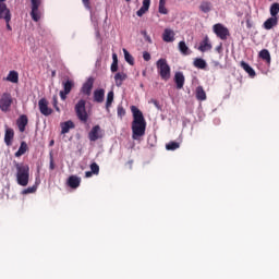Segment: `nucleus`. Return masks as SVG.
Wrapping results in <instances>:
<instances>
[{
    "mask_svg": "<svg viewBox=\"0 0 279 279\" xmlns=\"http://www.w3.org/2000/svg\"><path fill=\"white\" fill-rule=\"evenodd\" d=\"M131 111L133 114L132 122V138L133 141H138L142 136H145V131L147 130V121H145V116H143V111L138 109L136 106L131 107Z\"/></svg>",
    "mask_w": 279,
    "mask_h": 279,
    "instance_id": "nucleus-1",
    "label": "nucleus"
},
{
    "mask_svg": "<svg viewBox=\"0 0 279 279\" xmlns=\"http://www.w3.org/2000/svg\"><path fill=\"white\" fill-rule=\"evenodd\" d=\"M16 169V180L20 186L29 184V166L24 162L13 161Z\"/></svg>",
    "mask_w": 279,
    "mask_h": 279,
    "instance_id": "nucleus-2",
    "label": "nucleus"
},
{
    "mask_svg": "<svg viewBox=\"0 0 279 279\" xmlns=\"http://www.w3.org/2000/svg\"><path fill=\"white\" fill-rule=\"evenodd\" d=\"M45 14V10L43 9V0H31V17L35 23H38L43 15Z\"/></svg>",
    "mask_w": 279,
    "mask_h": 279,
    "instance_id": "nucleus-3",
    "label": "nucleus"
},
{
    "mask_svg": "<svg viewBox=\"0 0 279 279\" xmlns=\"http://www.w3.org/2000/svg\"><path fill=\"white\" fill-rule=\"evenodd\" d=\"M156 64L161 80L169 82V80H171V66L167 63V59H159Z\"/></svg>",
    "mask_w": 279,
    "mask_h": 279,
    "instance_id": "nucleus-4",
    "label": "nucleus"
},
{
    "mask_svg": "<svg viewBox=\"0 0 279 279\" xmlns=\"http://www.w3.org/2000/svg\"><path fill=\"white\" fill-rule=\"evenodd\" d=\"M75 114L82 123H88V112L86 111V101L84 99H80L75 107Z\"/></svg>",
    "mask_w": 279,
    "mask_h": 279,
    "instance_id": "nucleus-5",
    "label": "nucleus"
},
{
    "mask_svg": "<svg viewBox=\"0 0 279 279\" xmlns=\"http://www.w3.org/2000/svg\"><path fill=\"white\" fill-rule=\"evenodd\" d=\"M12 104H14V98L12 94L4 92L0 96V110L1 112H10L12 109Z\"/></svg>",
    "mask_w": 279,
    "mask_h": 279,
    "instance_id": "nucleus-6",
    "label": "nucleus"
},
{
    "mask_svg": "<svg viewBox=\"0 0 279 279\" xmlns=\"http://www.w3.org/2000/svg\"><path fill=\"white\" fill-rule=\"evenodd\" d=\"M214 33L218 38H220V40H228V37L230 36L228 27L219 23L214 25Z\"/></svg>",
    "mask_w": 279,
    "mask_h": 279,
    "instance_id": "nucleus-7",
    "label": "nucleus"
},
{
    "mask_svg": "<svg viewBox=\"0 0 279 279\" xmlns=\"http://www.w3.org/2000/svg\"><path fill=\"white\" fill-rule=\"evenodd\" d=\"M62 86H63V90H61L59 95L62 101H65L66 95H69L71 90H73V87L75 86V82H73V80H66L62 82Z\"/></svg>",
    "mask_w": 279,
    "mask_h": 279,
    "instance_id": "nucleus-8",
    "label": "nucleus"
},
{
    "mask_svg": "<svg viewBox=\"0 0 279 279\" xmlns=\"http://www.w3.org/2000/svg\"><path fill=\"white\" fill-rule=\"evenodd\" d=\"M88 138L92 143L95 141H99V138H104V133L101 132V126L95 125L88 133Z\"/></svg>",
    "mask_w": 279,
    "mask_h": 279,
    "instance_id": "nucleus-9",
    "label": "nucleus"
},
{
    "mask_svg": "<svg viewBox=\"0 0 279 279\" xmlns=\"http://www.w3.org/2000/svg\"><path fill=\"white\" fill-rule=\"evenodd\" d=\"M38 107L44 117H49L53 113V109L49 108V101H47L45 98H41L38 101Z\"/></svg>",
    "mask_w": 279,
    "mask_h": 279,
    "instance_id": "nucleus-10",
    "label": "nucleus"
},
{
    "mask_svg": "<svg viewBox=\"0 0 279 279\" xmlns=\"http://www.w3.org/2000/svg\"><path fill=\"white\" fill-rule=\"evenodd\" d=\"M0 19H3L5 23L12 21V13L10 12V9H8V4L3 2L0 3Z\"/></svg>",
    "mask_w": 279,
    "mask_h": 279,
    "instance_id": "nucleus-11",
    "label": "nucleus"
},
{
    "mask_svg": "<svg viewBox=\"0 0 279 279\" xmlns=\"http://www.w3.org/2000/svg\"><path fill=\"white\" fill-rule=\"evenodd\" d=\"M95 84V80L93 77H89L82 86L81 93L83 95H86L87 97H90V93H93V85Z\"/></svg>",
    "mask_w": 279,
    "mask_h": 279,
    "instance_id": "nucleus-12",
    "label": "nucleus"
},
{
    "mask_svg": "<svg viewBox=\"0 0 279 279\" xmlns=\"http://www.w3.org/2000/svg\"><path fill=\"white\" fill-rule=\"evenodd\" d=\"M163 43H173L175 40V32L171 28H165L162 33Z\"/></svg>",
    "mask_w": 279,
    "mask_h": 279,
    "instance_id": "nucleus-13",
    "label": "nucleus"
},
{
    "mask_svg": "<svg viewBox=\"0 0 279 279\" xmlns=\"http://www.w3.org/2000/svg\"><path fill=\"white\" fill-rule=\"evenodd\" d=\"M184 73L182 72H177L174 74V84L177 85L178 90H182V88H184Z\"/></svg>",
    "mask_w": 279,
    "mask_h": 279,
    "instance_id": "nucleus-14",
    "label": "nucleus"
},
{
    "mask_svg": "<svg viewBox=\"0 0 279 279\" xmlns=\"http://www.w3.org/2000/svg\"><path fill=\"white\" fill-rule=\"evenodd\" d=\"M213 49V44H210V39L208 36H206L199 44L198 50L202 51V53L206 51H210Z\"/></svg>",
    "mask_w": 279,
    "mask_h": 279,
    "instance_id": "nucleus-15",
    "label": "nucleus"
},
{
    "mask_svg": "<svg viewBox=\"0 0 279 279\" xmlns=\"http://www.w3.org/2000/svg\"><path fill=\"white\" fill-rule=\"evenodd\" d=\"M105 98H106V90L104 88L94 90V101L96 104H104Z\"/></svg>",
    "mask_w": 279,
    "mask_h": 279,
    "instance_id": "nucleus-16",
    "label": "nucleus"
},
{
    "mask_svg": "<svg viewBox=\"0 0 279 279\" xmlns=\"http://www.w3.org/2000/svg\"><path fill=\"white\" fill-rule=\"evenodd\" d=\"M126 80H128V74L125 72H118L114 75V82L118 88H121V86H123V82H125Z\"/></svg>",
    "mask_w": 279,
    "mask_h": 279,
    "instance_id": "nucleus-17",
    "label": "nucleus"
},
{
    "mask_svg": "<svg viewBox=\"0 0 279 279\" xmlns=\"http://www.w3.org/2000/svg\"><path fill=\"white\" fill-rule=\"evenodd\" d=\"M27 123H29V119H27L25 114L20 116V118L16 121V125L20 132H25V128H27Z\"/></svg>",
    "mask_w": 279,
    "mask_h": 279,
    "instance_id": "nucleus-18",
    "label": "nucleus"
},
{
    "mask_svg": "<svg viewBox=\"0 0 279 279\" xmlns=\"http://www.w3.org/2000/svg\"><path fill=\"white\" fill-rule=\"evenodd\" d=\"M12 141H14V129H5L4 133V143L8 147L12 145Z\"/></svg>",
    "mask_w": 279,
    "mask_h": 279,
    "instance_id": "nucleus-19",
    "label": "nucleus"
},
{
    "mask_svg": "<svg viewBox=\"0 0 279 279\" xmlns=\"http://www.w3.org/2000/svg\"><path fill=\"white\" fill-rule=\"evenodd\" d=\"M80 184H82V179L80 177H76V175L69 177L68 185L70 186V189H77L80 187Z\"/></svg>",
    "mask_w": 279,
    "mask_h": 279,
    "instance_id": "nucleus-20",
    "label": "nucleus"
},
{
    "mask_svg": "<svg viewBox=\"0 0 279 279\" xmlns=\"http://www.w3.org/2000/svg\"><path fill=\"white\" fill-rule=\"evenodd\" d=\"M241 69L250 75V77H256V71H254L245 61L240 62Z\"/></svg>",
    "mask_w": 279,
    "mask_h": 279,
    "instance_id": "nucleus-21",
    "label": "nucleus"
},
{
    "mask_svg": "<svg viewBox=\"0 0 279 279\" xmlns=\"http://www.w3.org/2000/svg\"><path fill=\"white\" fill-rule=\"evenodd\" d=\"M276 25H278V17H269L264 22V29H272Z\"/></svg>",
    "mask_w": 279,
    "mask_h": 279,
    "instance_id": "nucleus-22",
    "label": "nucleus"
},
{
    "mask_svg": "<svg viewBox=\"0 0 279 279\" xmlns=\"http://www.w3.org/2000/svg\"><path fill=\"white\" fill-rule=\"evenodd\" d=\"M73 128H75L73 121H66L61 123V134H69V131L73 130Z\"/></svg>",
    "mask_w": 279,
    "mask_h": 279,
    "instance_id": "nucleus-23",
    "label": "nucleus"
},
{
    "mask_svg": "<svg viewBox=\"0 0 279 279\" xmlns=\"http://www.w3.org/2000/svg\"><path fill=\"white\" fill-rule=\"evenodd\" d=\"M7 82H11L12 84H19V72L16 71H10L7 76Z\"/></svg>",
    "mask_w": 279,
    "mask_h": 279,
    "instance_id": "nucleus-24",
    "label": "nucleus"
},
{
    "mask_svg": "<svg viewBox=\"0 0 279 279\" xmlns=\"http://www.w3.org/2000/svg\"><path fill=\"white\" fill-rule=\"evenodd\" d=\"M114 101V92L111 90L107 94V100H106V110L107 112H110V108H112V102Z\"/></svg>",
    "mask_w": 279,
    "mask_h": 279,
    "instance_id": "nucleus-25",
    "label": "nucleus"
},
{
    "mask_svg": "<svg viewBox=\"0 0 279 279\" xmlns=\"http://www.w3.org/2000/svg\"><path fill=\"white\" fill-rule=\"evenodd\" d=\"M199 10L204 12V14H208V12L213 10V3H210V1H203L201 2Z\"/></svg>",
    "mask_w": 279,
    "mask_h": 279,
    "instance_id": "nucleus-26",
    "label": "nucleus"
},
{
    "mask_svg": "<svg viewBox=\"0 0 279 279\" xmlns=\"http://www.w3.org/2000/svg\"><path fill=\"white\" fill-rule=\"evenodd\" d=\"M196 99L198 101H206V90H204L203 86L196 87Z\"/></svg>",
    "mask_w": 279,
    "mask_h": 279,
    "instance_id": "nucleus-27",
    "label": "nucleus"
},
{
    "mask_svg": "<svg viewBox=\"0 0 279 279\" xmlns=\"http://www.w3.org/2000/svg\"><path fill=\"white\" fill-rule=\"evenodd\" d=\"M259 58L262 60H265L267 62V64H271V54L269 53V50H267V49L260 50Z\"/></svg>",
    "mask_w": 279,
    "mask_h": 279,
    "instance_id": "nucleus-28",
    "label": "nucleus"
},
{
    "mask_svg": "<svg viewBox=\"0 0 279 279\" xmlns=\"http://www.w3.org/2000/svg\"><path fill=\"white\" fill-rule=\"evenodd\" d=\"M179 50L183 56H191V50L189 49V46H186L185 41L179 43Z\"/></svg>",
    "mask_w": 279,
    "mask_h": 279,
    "instance_id": "nucleus-29",
    "label": "nucleus"
},
{
    "mask_svg": "<svg viewBox=\"0 0 279 279\" xmlns=\"http://www.w3.org/2000/svg\"><path fill=\"white\" fill-rule=\"evenodd\" d=\"M26 151H27V143L22 142L19 150L15 153V157L21 158V156L25 155Z\"/></svg>",
    "mask_w": 279,
    "mask_h": 279,
    "instance_id": "nucleus-30",
    "label": "nucleus"
},
{
    "mask_svg": "<svg viewBox=\"0 0 279 279\" xmlns=\"http://www.w3.org/2000/svg\"><path fill=\"white\" fill-rule=\"evenodd\" d=\"M166 149L168 151H175V149H180V143L178 142H170L166 145Z\"/></svg>",
    "mask_w": 279,
    "mask_h": 279,
    "instance_id": "nucleus-31",
    "label": "nucleus"
},
{
    "mask_svg": "<svg viewBox=\"0 0 279 279\" xmlns=\"http://www.w3.org/2000/svg\"><path fill=\"white\" fill-rule=\"evenodd\" d=\"M278 13H279V3L275 2L270 7V15L272 17L277 19L276 16H278Z\"/></svg>",
    "mask_w": 279,
    "mask_h": 279,
    "instance_id": "nucleus-32",
    "label": "nucleus"
},
{
    "mask_svg": "<svg viewBox=\"0 0 279 279\" xmlns=\"http://www.w3.org/2000/svg\"><path fill=\"white\" fill-rule=\"evenodd\" d=\"M123 53L125 62H128V64H131V66H134V57H132L126 49H123Z\"/></svg>",
    "mask_w": 279,
    "mask_h": 279,
    "instance_id": "nucleus-33",
    "label": "nucleus"
},
{
    "mask_svg": "<svg viewBox=\"0 0 279 279\" xmlns=\"http://www.w3.org/2000/svg\"><path fill=\"white\" fill-rule=\"evenodd\" d=\"M194 66L196 69H205L206 68V61L204 59H201V58L195 59Z\"/></svg>",
    "mask_w": 279,
    "mask_h": 279,
    "instance_id": "nucleus-34",
    "label": "nucleus"
},
{
    "mask_svg": "<svg viewBox=\"0 0 279 279\" xmlns=\"http://www.w3.org/2000/svg\"><path fill=\"white\" fill-rule=\"evenodd\" d=\"M90 171L94 175H99V165H97V162H93L90 165Z\"/></svg>",
    "mask_w": 279,
    "mask_h": 279,
    "instance_id": "nucleus-35",
    "label": "nucleus"
},
{
    "mask_svg": "<svg viewBox=\"0 0 279 279\" xmlns=\"http://www.w3.org/2000/svg\"><path fill=\"white\" fill-rule=\"evenodd\" d=\"M37 186L36 185H33L31 187H27L23 191V195H29V193H36L37 191Z\"/></svg>",
    "mask_w": 279,
    "mask_h": 279,
    "instance_id": "nucleus-36",
    "label": "nucleus"
},
{
    "mask_svg": "<svg viewBox=\"0 0 279 279\" xmlns=\"http://www.w3.org/2000/svg\"><path fill=\"white\" fill-rule=\"evenodd\" d=\"M117 110L119 119H123V117H125V109L123 106L119 105Z\"/></svg>",
    "mask_w": 279,
    "mask_h": 279,
    "instance_id": "nucleus-37",
    "label": "nucleus"
},
{
    "mask_svg": "<svg viewBox=\"0 0 279 279\" xmlns=\"http://www.w3.org/2000/svg\"><path fill=\"white\" fill-rule=\"evenodd\" d=\"M52 106L57 112H60V107H58V96L52 97Z\"/></svg>",
    "mask_w": 279,
    "mask_h": 279,
    "instance_id": "nucleus-38",
    "label": "nucleus"
},
{
    "mask_svg": "<svg viewBox=\"0 0 279 279\" xmlns=\"http://www.w3.org/2000/svg\"><path fill=\"white\" fill-rule=\"evenodd\" d=\"M149 5H151V0H144L142 9L148 11L149 10Z\"/></svg>",
    "mask_w": 279,
    "mask_h": 279,
    "instance_id": "nucleus-39",
    "label": "nucleus"
},
{
    "mask_svg": "<svg viewBox=\"0 0 279 279\" xmlns=\"http://www.w3.org/2000/svg\"><path fill=\"white\" fill-rule=\"evenodd\" d=\"M159 14H169V10H167V7L159 4Z\"/></svg>",
    "mask_w": 279,
    "mask_h": 279,
    "instance_id": "nucleus-40",
    "label": "nucleus"
},
{
    "mask_svg": "<svg viewBox=\"0 0 279 279\" xmlns=\"http://www.w3.org/2000/svg\"><path fill=\"white\" fill-rule=\"evenodd\" d=\"M117 71H119V62H112L111 73H117Z\"/></svg>",
    "mask_w": 279,
    "mask_h": 279,
    "instance_id": "nucleus-41",
    "label": "nucleus"
},
{
    "mask_svg": "<svg viewBox=\"0 0 279 279\" xmlns=\"http://www.w3.org/2000/svg\"><path fill=\"white\" fill-rule=\"evenodd\" d=\"M143 58L145 62H149L151 60V54L147 51L143 52Z\"/></svg>",
    "mask_w": 279,
    "mask_h": 279,
    "instance_id": "nucleus-42",
    "label": "nucleus"
},
{
    "mask_svg": "<svg viewBox=\"0 0 279 279\" xmlns=\"http://www.w3.org/2000/svg\"><path fill=\"white\" fill-rule=\"evenodd\" d=\"M82 2L86 10H90V0H82Z\"/></svg>",
    "mask_w": 279,
    "mask_h": 279,
    "instance_id": "nucleus-43",
    "label": "nucleus"
},
{
    "mask_svg": "<svg viewBox=\"0 0 279 279\" xmlns=\"http://www.w3.org/2000/svg\"><path fill=\"white\" fill-rule=\"evenodd\" d=\"M145 12H147L146 11V9H143V7H141V9L137 11V16H143V14H145Z\"/></svg>",
    "mask_w": 279,
    "mask_h": 279,
    "instance_id": "nucleus-44",
    "label": "nucleus"
},
{
    "mask_svg": "<svg viewBox=\"0 0 279 279\" xmlns=\"http://www.w3.org/2000/svg\"><path fill=\"white\" fill-rule=\"evenodd\" d=\"M93 172H92V170L90 171H86L85 172V178H93Z\"/></svg>",
    "mask_w": 279,
    "mask_h": 279,
    "instance_id": "nucleus-45",
    "label": "nucleus"
},
{
    "mask_svg": "<svg viewBox=\"0 0 279 279\" xmlns=\"http://www.w3.org/2000/svg\"><path fill=\"white\" fill-rule=\"evenodd\" d=\"M50 169L53 171L56 169V165H53V158L50 159Z\"/></svg>",
    "mask_w": 279,
    "mask_h": 279,
    "instance_id": "nucleus-46",
    "label": "nucleus"
},
{
    "mask_svg": "<svg viewBox=\"0 0 279 279\" xmlns=\"http://www.w3.org/2000/svg\"><path fill=\"white\" fill-rule=\"evenodd\" d=\"M112 62H119V59H118V57H117V53H113L112 54Z\"/></svg>",
    "mask_w": 279,
    "mask_h": 279,
    "instance_id": "nucleus-47",
    "label": "nucleus"
},
{
    "mask_svg": "<svg viewBox=\"0 0 279 279\" xmlns=\"http://www.w3.org/2000/svg\"><path fill=\"white\" fill-rule=\"evenodd\" d=\"M7 23V29L9 31V32H12V26L10 25V22H5Z\"/></svg>",
    "mask_w": 279,
    "mask_h": 279,
    "instance_id": "nucleus-48",
    "label": "nucleus"
},
{
    "mask_svg": "<svg viewBox=\"0 0 279 279\" xmlns=\"http://www.w3.org/2000/svg\"><path fill=\"white\" fill-rule=\"evenodd\" d=\"M159 5H167V0H159Z\"/></svg>",
    "mask_w": 279,
    "mask_h": 279,
    "instance_id": "nucleus-49",
    "label": "nucleus"
},
{
    "mask_svg": "<svg viewBox=\"0 0 279 279\" xmlns=\"http://www.w3.org/2000/svg\"><path fill=\"white\" fill-rule=\"evenodd\" d=\"M146 40H147L148 43H151V37L146 36Z\"/></svg>",
    "mask_w": 279,
    "mask_h": 279,
    "instance_id": "nucleus-50",
    "label": "nucleus"
},
{
    "mask_svg": "<svg viewBox=\"0 0 279 279\" xmlns=\"http://www.w3.org/2000/svg\"><path fill=\"white\" fill-rule=\"evenodd\" d=\"M53 143H54L53 141L50 142V147L53 146Z\"/></svg>",
    "mask_w": 279,
    "mask_h": 279,
    "instance_id": "nucleus-51",
    "label": "nucleus"
},
{
    "mask_svg": "<svg viewBox=\"0 0 279 279\" xmlns=\"http://www.w3.org/2000/svg\"><path fill=\"white\" fill-rule=\"evenodd\" d=\"M154 104H155V106H157L158 101L155 100Z\"/></svg>",
    "mask_w": 279,
    "mask_h": 279,
    "instance_id": "nucleus-52",
    "label": "nucleus"
},
{
    "mask_svg": "<svg viewBox=\"0 0 279 279\" xmlns=\"http://www.w3.org/2000/svg\"><path fill=\"white\" fill-rule=\"evenodd\" d=\"M3 1H5V0H0V3H3Z\"/></svg>",
    "mask_w": 279,
    "mask_h": 279,
    "instance_id": "nucleus-53",
    "label": "nucleus"
},
{
    "mask_svg": "<svg viewBox=\"0 0 279 279\" xmlns=\"http://www.w3.org/2000/svg\"><path fill=\"white\" fill-rule=\"evenodd\" d=\"M52 75H56V72H52Z\"/></svg>",
    "mask_w": 279,
    "mask_h": 279,
    "instance_id": "nucleus-54",
    "label": "nucleus"
}]
</instances>
